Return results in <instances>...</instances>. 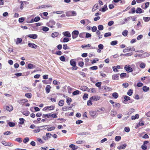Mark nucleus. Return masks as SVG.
Listing matches in <instances>:
<instances>
[{"label": "nucleus", "mask_w": 150, "mask_h": 150, "mask_svg": "<svg viewBox=\"0 0 150 150\" xmlns=\"http://www.w3.org/2000/svg\"><path fill=\"white\" fill-rule=\"evenodd\" d=\"M92 100H90L88 101L87 103V105H88L90 106L92 104Z\"/></svg>", "instance_id": "nucleus-57"}, {"label": "nucleus", "mask_w": 150, "mask_h": 150, "mask_svg": "<svg viewBox=\"0 0 150 150\" xmlns=\"http://www.w3.org/2000/svg\"><path fill=\"white\" fill-rule=\"evenodd\" d=\"M143 19L146 22L149 21L150 20V17H143Z\"/></svg>", "instance_id": "nucleus-41"}, {"label": "nucleus", "mask_w": 150, "mask_h": 150, "mask_svg": "<svg viewBox=\"0 0 150 150\" xmlns=\"http://www.w3.org/2000/svg\"><path fill=\"white\" fill-rule=\"evenodd\" d=\"M29 141V139L28 137H26L24 139L23 142L24 143H26Z\"/></svg>", "instance_id": "nucleus-58"}, {"label": "nucleus", "mask_w": 150, "mask_h": 150, "mask_svg": "<svg viewBox=\"0 0 150 150\" xmlns=\"http://www.w3.org/2000/svg\"><path fill=\"white\" fill-rule=\"evenodd\" d=\"M126 74L125 73H123L120 74V77L121 78H124L126 77Z\"/></svg>", "instance_id": "nucleus-54"}, {"label": "nucleus", "mask_w": 150, "mask_h": 150, "mask_svg": "<svg viewBox=\"0 0 150 150\" xmlns=\"http://www.w3.org/2000/svg\"><path fill=\"white\" fill-rule=\"evenodd\" d=\"M121 139V137L120 136H116L115 137V141L118 142Z\"/></svg>", "instance_id": "nucleus-44"}, {"label": "nucleus", "mask_w": 150, "mask_h": 150, "mask_svg": "<svg viewBox=\"0 0 150 150\" xmlns=\"http://www.w3.org/2000/svg\"><path fill=\"white\" fill-rule=\"evenodd\" d=\"M84 65V63L83 62L80 61L78 63V65L81 67H82Z\"/></svg>", "instance_id": "nucleus-61"}, {"label": "nucleus", "mask_w": 150, "mask_h": 150, "mask_svg": "<svg viewBox=\"0 0 150 150\" xmlns=\"http://www.w3.org/2000/svg\"><path fill=\"white\" fill-rule=\"evenodd\" d=\"M72 100L71 98L68 97L67 98V103L68 105H69L71 102Z\"/></svg>", "instance_id": "nucleus-40"}, {"label": "nucleus", "mask_w": 150, "mask_h": 150, "mask_svg": "<svg viewBox=\"0 0 150 150\" xmlns=\"http://www.w3.org/2000/svg\"><path fill=\"white\" fill-rule=\"evenodd\" d=\"M25 96L28 98H31L32 96V94L30 93H26L25 94Z\"/></svg>", "instance_id": "nucleus-38"}, {"label": "nucleus", "mask_w": 150, "mask_h": 150, "mask_svg": "<svg viewBox=\"0 0 150 150\" xmlns=\"http://www.w3.org/2000/svg\"><path fill=\"white\" fill-rule=\"evenodd\" d=\"M139 115L138 114H136L135 116L133 115L132 116L131 118L132 120H135L138 118Z\"/></svg>", "instance_id": "nucleus-22"}, {"label": "nucleus", "mask_w": 150, "mask_h": 150, "mask_svg": "<svg viewBox=\"0 0 150 150\" xmlns=\"http://www.w3.org/2000/svg\"><path fill=\"white\" fill-rule=\"evenodd\" d=\"M62 34L64 35V36L67 37H71V34L68 31L63 32Z\"/></svg>", "instance_id": "nucleus-11"}, {"label": "nucleus", "mask_w": 150, "mask_h": 150, "mask_svg": "<svg viewBox=\"0 0 150 150\" xmlns=\"http://www.w3.org/2000/svg\"><path fill=\"white\" fill-rule=\"evenodd\" d=\"M111 35V33L110 32H108L107 33H106L104 35V37L105 38L107 37L110 36Z\"/></svg>", "instance_id": "nucleus-42"}, {"label": "nucleus", "mask_w": 150, "mask_h": 150, "mask_svg": "<svg viewBox=\"0 0 150 150\" xmlns=\"http://www.w3.org/2000/svg\"><path fill=\"white\" fill-rule=\"evenodd\" d=\"M46 126H47V125H44L40 127H36V129L33 130V132L35 133L39 132L40 131V128H41L42 127H45Z\"/></svg>", "instance_id": "nucleus-6"}, {"label": "nucleus", "mask_w": 150, "mask_h": 150, "mask_svg": "<svg viewBox=\"0 0 150 150\" xmlns=\"http://www.w3.org/2000/svg\"><path fill=\"white\" fill-rule=\"evenodd\" d=\"M100 97L98 96H93L90 98V100H92L93 101H97L99 100Z\"/></svg>", "instance_id": "nucleus-4"}, {"label": "nucleus", "mask_w": 150, "mask_h": 150, "mask_svg": "<svg viewBox=\"0 0 150 150\" xmlns=\"http://www.w3.org/2000/svg\"><path fill=\"white\" fill-rule=\"evenodd\" d=\"M12 132L10 131H7L4 132V135H8L10 134H12Z\"/></svg>", "instance_id": "nucleus-53"}, {"label": "nucleus", "mask_w": 150, "mask_h": 150, "mask_svg": "<svg viewBox=\"0 0 150 150\" xmlns=\"http://www.w3.org/2000/svg\"><path fill=\"white\" fill-rule=\"evenodd\" d=\"M69 40V39L68 38H64L63 41L62 42L61 40V42H68Z\"/></svg>", "instance_id": "nucleus-36"}, {"label": "nucleus", "mask_w": 150, "mask_h": 150, "mask_svg": "<svg viewBox=\"0 0 150 150\" xmlns=\"http://www.w3.org/2000/svg\"><path fill=\"white\" fill-rule=\"evenodd\" d=\"M124 69L127 71V72H131L133 71L130 65L127 66V65H125Z\"/></svg>", "instance_id": "nucleus-5"}, {"label": "nucleus", "mask_w": 150, "mask_h": 150, "mask_svg": "<svg viewBox=\"0 0 150 150\" xmlns=\"http://www.w3.org/2000/svg\"><path fill=\"white\" fill-rule=\"evenodd\" d=\"M70 65L72 66V70H76L77 69L78 67H76V63L74 59H71L70 62Z\"/></svg>", "instance_id": "nucleus-1"}, {"label": "nucleus", "mask_w": 150, "mask_h": 150, "mask_svg": "<svg viewBox=\"0 0 150 150\" xmlns=\"http://www.w3.org/2000/svg\"><path fill=\"white\" fill-rule=\"evenodd\" d=\"M55 22L53 20H51L47 23V25L51 28H53V25L55 24Z\"/></svg>", "instance_id": "nucleus-2"}, {"label": "nucleus", "mask_w": 150, "mask_h": 150, "mask_svg": "<svg viewBox=\"0 0 150 150\" xmlns=\"http://www.w3.org/2000/svg\"><path fill=\"white\" fill-rule=\"evenodd\" d=\"M62 110L63 111H66L67 110H68V106H65L63 107L62 108Z\"/></svg>", "instance_id": "nucleus-60"}, {"label": "nucleus", "mask_w": 150, "mask_h": 150, "mask_svg": "<svg viewBox=\"0 0 150 150\" xmlns=\"http://www.w3.org/2000/svg\"><path fill=\"white\" fill-rule=\"evenodd\" d=\"M104 27L102 25H99L98 26V29L99 30H102L103 29Z\"/></svg>", "instance_id": "nucleus-48"}, {"label": "nucleus", "mask_w": 150, "mask_h": 150, "mask_svg": "<svg viewBox=\"0 0 150 150\" xmlns=\"http://www.w3.org/2000/svg\"><path fill=\"white\" fill-rule=\"evenodd\" d=\"M133 93V90L132 89H129L127 92V94L130 96L132 95Z\"/></svg>", "instance_id": "nucleus-34"}, {"label": "nucleus", "mask_w": 150, "mask_h": 150, "mask_svg": "<svg viewBox=\"0 0 150 150\" xmlns=\"http://www.w3.org/2000/svg\"><path fill=\"white\" fill-rule=\"evenodd\" d=\"M127 146V144H123L121 146H118L117 148L119 149H124Z\"/></svg>", "instance_id": "nucleus-17"}, {"label": "nucleus", "mask_w": 150, "mask_h": 150, "mask_svg": "<svg viewBox=\"0 0 150 150\" xmlns=\"http://www.w3.org/2000/svg\"><path fill=\"white\" fill-rule=\"evenodd\" d=\"M66 16H71V11H68L66 12Z\"/></svg>", "instance_id": "nucleus-26"}, {"label": "nucleus", "mask_w": 150, "mask_h": 150, "mask_svg": "<svg viewBox=\"0 0 150 150\" xmlns=\"http://www.w3.org/2000/svg\"><path fill=\"white\" fill-rule=\"evenodd\" d=\"M19 120L20 121L19 124L21 125H23L24 123L25 120L23 118H19Z\"/></svg>", "instance_id": "nucleus-29"}, {"label": "nucleus", "mask_w": 150, "mask_h": 150, "mask_svg": "<svg viewBox=\"0 0 150 150\" xmlns=\"http://www.w3.org/2000/svg\"><path fill=\"white\" fill-rule=\"evenodd\" d=\"M117 43V41L116 40L112 41L111 42V45H115Z\"/></svg>", "instance_id": "nucleus-51"}, {"label": "nucleus", "mask_w": 150, "mask_h": 150, "mask_svg": "<svg viewBox=\"0 0 150 150\" xmlns=\"http://www.w3.org/2000/svg\"><path fill=\"white\" fill-rule=\"evenodd\" d=\"M50 88L51 86L50 85H47L45 88V90L47 93H50Z\"/></svg>", "instance_id": "nucleus-12"}, {"label": "nucleus", "mask_w": 150, "mask_h": 150, "mask_svg": "<svg viewBox=\"0 0 150 150\" xmlns=\"http://www.w3.org/2000/svg\"><path fill=\"white\" fill-rule=\"evenodd\" d=\"M52 136V134L50 133H47L46 134L45 136L48 139L50 138Z\"/></svg>", "instance_id": "nucleus-64"}, {"label": "nucleus", "mask_w": 150, "mask_h": 150, "mask_svg": "<svg viewBox=\"0 0 150 150\" xmlns=\"http://www.w3.org/2000/svg\"><path fill=\"white\" fill-rule=\"evenodd\" d=\"M64 103V102L63 100H61L59 101L58 105L59 106H62L63 105Z\"/></svg>", "instance_id": "nucleus-37"}, {"label": "nucleus", "mask_w": 150, "mask_h": 150, "mask_svg": "<svg viewBox=\"0 0 150 150\" xmlns=\"http://www.w3.org/2000/svg\"><path fill=\"white\" fill-rule=\"evenodd\" d=\"M59 33L58 32H54L52 34V36L53 38H55L58 36Z\"/></svg>", "instance_id": "nucleus-19"}, {"label": "nucleus", "mask_w": 150, "mask_h": 150, "mask_svg": "<svg viewBox=\"0 0 150 150\" xmlns=\"http://www.w3.org/2000/svg\"><path fill=\"white\" fill-rule=\"evenodd\" d=\"M8 125L10 127H13L15 126V123L11 122H8Z\"/></svg>", "instance_id": "nucleus-39"}, {"label": "nucleus", "mask_w": 150, "mask_h": 150, "mask_svg": "<svg viewBox=\"0 0 150 150\" xmlns=\"http://www.w3.org/2000/svg\"><path fill=\"white\" fill-rule=\"evenodd\" d=\"M28 68L29 69H31L35 68V66L31 64H29L28 66Z\"/></svg>", "instance_id": "nucleus-15"}, {"label": "nucleus", "mask_w": 150, "mask_h": 150, "mask_svg": "<svg viewBox=\"0 0 150 150\" xmlns=\"http://www.w3.org/2000/svg\"><path fill=\"white\" fill-rule=\"evenodd\" d=\"M135 111V110L134 108H131L129 110V112L127 114L128 115H130L132 113L134 112Z\"/></svg>", "instance_id": "nucleus-27"}, {"label": "nucleus", "mask_w": 150, "mask_h": 150, "mask_svg": "<svg viewBox=\"0 0 150 150\" xmlns=\"http://www.w3.org/2000/svg\"><path fill=\"white\" fill-rule=\"evenodd\" d=\"M40 20V18L38 16L35 17L34 19V21L35 22H37L39 21Z\"/></svg>", "instance_id": "nucleus-49"}, {"label": "nucleus", "mask_w": 150, "mask_h": 150, "mask_svg": "<svg viewBox=\"0 0 150 150\" xmlns=\"http://www.w3.org/2000/svg\"><path fill=\"white\" fill-rule=\"evenodd\" d=\"M119 74H114L112 75V78L113 80H118Z\"/></svg>", "instance_id": "nucleus-9"}, {"label": "nucleus", "mask_w": 150, "mask_h": 150, "mask_svg": "<svg viewBox=\"0 0 150 150\" xmlns=\"http://www.w3.org/2000/svg\"><path fill=\"white\" fill-rule=\"evenodd\" d=\"M22 41V40L21 38H17V40L16 41V44H18L20 43Z\"/></svg>", "instance_id": "nucleus-31"}, {"label": "nucleus", "mask_w": 150, "mask_h": 150, "mask_svg": "<svg viewBox=\"0 0 150 150\" xmlns=\"http://www.w3.org/2000/svg\"><path fill=\"white\" fill-rule=\"evenodd\" d=\"M6 110L9 111H11L13 110V107L12 106H6Z\"/></svg>", "instance_id": "nucleus-21"}, {"label": "nucleus", "mask_w": 150, "mask_h": 150, "mask_svg": "<svg viewBox=\"0 0 150 150\" xmlns=\"http://www.w3.org/2000/svg\"><path fill=\"white\" fill-rule=\"evenodd\" d=\"M22 113L26 116H28L30 114V112L28 111H27L26 112H22Z\"/></svg>", "instance_id": "nucleus-52"}, {"label": "nucleus", "mask_w": 150, "mask_h": 150, "mask_svg": "<svg viewBox=\"0 0 150 150\" xmlns=\"http://www.w3.org/2000/svg\"><path fill=\"white\" fill-rule=\"evenodd\" d=\"M59 59L62 62H64L65 60V58L63 56L60 57L59 58Z\"/></svg>", "instance_id": "nucleus-59"}, {"label": "nucleus", "mask_w": 150, "mask_h": 150, "mask_svg": "<svg viewBox=\"0 0 150 150\" xmlns=\"http://www.w3.org/2000/svg\"><path fill=\"white\" fill-rule=\"evenodd\" d=\"M15 141H16L18 142L21 143L22 141V139L21 138H17L15 139Z\"/></svg>", "instance_id": "nucleus-47"}, {"label": "nucleus", "mask_w": 150, "mask_h": 150, "mask_svg": "<svg viewBox=\"0 0 150 150\" xmlns=\"http://www.w3.org/2000/svg\"><path fill=\"white\" fill-rule=\"evenodd\" d=\"M124 98L125 99L124 101L126 102L130 100V98L127 96H125L124 97Z\"/></svg>", "instance_id": "nucleus-35"}, {"label": "nucleus", "mask_w": 150, "mask_h": 150, "mask_svg": "<svg viewBox=\"0 0 150 150\" xmlns=\"http://www.w3.org/2000/svg\"><path fill=\"white\" fill-rule=\"evenodd\" d=\"M112 96L115 99H117L118 97V94L117 93L114 92L112 93Z\"/></svg>", "instance_id": "nucleus-23"}, {"label": "nucleus", "mask_w": 150, "mask_h": 150, "mask_svg": "<svg viewBox=\"0 0 150 150\" xmlns=\"http://www.w3.org/2000/svg\"><path fill=\"white\" fill-rule=\"evenodd\" d=\"M50 6V5L49 4L47 5H41L39 7L40 8H44L46 7H49Z\"/></svg>", "instance_id": "nucleus-24"}, {"label": "nucleus", "mask_w": 150, "mask_h": 150, "mask_svg": "<svg viewBox=\"0 0 150 150\" xmlns=\"http://www.w3.org/2000/svg\"><path fill=\"white\" fill-rule=\"evenodd\" d=\"M79 34V32L78 30H74V31L72 33V35H78Z\"/></svg>", "instance_id": "nucleus-46"}, {"label": "nucleus", "mask_w": 150, "mask_h": 150, "mask_svg": "<svg viewBox=\"0 0 150 150\" xmlns=\"http://www.w3.org/2000/svg\"><path fill=\"white\" fill-rule=\"evenodd\" d=\"M28 45L30 47H31L32 48L35 49H36L37 47H38L37 45L35 44L32 43H28Z\"/></svg>", "instance_id": "nucleus-10"}, {"label": "nucleus", "mask_w": 150, "mask_h": 150, "mask_svg": "<svg viewBox=\"0 0 150 150\" xmlns=\"http://www.w3.org/2000/svg\"><path fill=\"white\" fill-rule=\"evenodd\" d=\"M63 49L66 50L69 49V47L67 46L66 44H65L63 45Z\"/></svg>", "instance_id": "nucleus-62"}, {"label": "nucleus", "mask_w": 150, "mask_h": 150, "mask_svg": "<svg viewBox=\"0 0 150 150\" xmlns=\"http://www.w3.org/2000/svg\"><path fill=\"white\" fill-rule=\"evenodd\" d=\"M144 12V11H142V10L140 8H138L136 10V13H141Z\"/></svg>", "instance_id": "nucleus-16"}, {"label": "nucleus", "mask_w": 150, "mask_h": 150, "mask_svg": "<svg viewBox=\"0 0 150 150\" xmlns=\"http://www.w3.org/2000/svg\"><path fill=\"white\" fill-rule=\"evenodd\" d=\"M108 8L107 7V6L106 5H105L104 6L103 8H102V9H100L99 10L100 11H101L102 12H104L106 10H108Z\"/></svg>", "instance_id": "nucleus-13"}, {"label": "nucleus", "mask_w": 150, "mask_h": 150, "mask_svg": "<svg viewBox=\"0 0 150 150\" xmlns=\"http://www.w3.org/2000/svg\"><path fill=\"white\" fill-rule=\"evenodd\" d=\"M2 144L4 145L9 146H12L13 145L10 142H7L5 141H3L1 142Z\"/></svg>", "instance_id": "nucleus-7"}, {"label": "nucleus", "mask_w": 150, "mask_h": 150, "mask_svg": "<svg viewBox=\"0 0 150 150\" xmlns=\"http://www.w3.org/2000/svg\"><path fill=\"white\" fill-rule=\"evenodd\" d=\"M117 114V112L115 110H112L110 112L111 115L112 116H115Z\"/></svg>", "instance_id": "nucleus-14"}, {"label": "nucleus", "mask_w": 150, "mask_h": 150, "mask_svg": "<svg viewBox=\"0 0 150 150\" xmlns=\"http://www.w3.org/2000/svg\"><path fill=\"white\" fill-rule=\"evenodd\" d=\"M47 110H53L54 108V106L53 105H51L50 106H47Z\"/></svg>", "instance_id": "nucleus-32"}, {"label": "nucleus", "mask_w": 150, "mask_h": 150, "mask_svg": "<svg viewBox=\"0 0 150 150\" xmlns=\"http://www.w3.org/2000/svg\"><path fill=\"white\" fill-rule=\"evenodd\" d=\"M80 91L78 90H76L74 91L72 93V94L74 95H76L79 94Z\"/></svg>", "instance_id": "nucleus-45"}, {"label": "nucleus", "mask_w": 150, "mask_h": 150, "mask_svg": "<svg viewBox=\"0 0 150 150\" xmlns=\"http://www.w3.org/2000/svg\"><path fill=\"white\" fill-rule=\"evenodd\" d=\"M88 97V95L87 93H85L83 96V98L84 100H86Z\"/></svg>", "instance_id": "nucleus-56"}, {"label": "nucleus", "mask_w": 150, "mask_h": 150, "mask_svg": "<svg viewBox=\"0 0 150 150\" xmlns=\"http://www.w3.org/2000/svg\"><path fill=\"white\" fill-rule=\"evenodd\" d=\"M90 114L91 116L93 117L96 114V112L93 111H91L90 112Z\"/></svg>", "instance_id": "nucleus-43"}, {"label": "nucleus", "mask_w": 150, "mask_h": 150, "mask_svg": "<svg viewBox=\"0 0 150 150\" xmlns=\"http://www.w3.org/2000/svg\"><path fill=\"white\" fill-rule=\"evenodd\" d=\"M69 146L70 147L72 148L73 150H75L77 148H76L75 145L73 144L70 145Z\"/></svg>", "instance_id": "nucleus-33"}, {"label": "nucleus", "mask_w": 150, "mask_h": 150, "mask_svg": "<svg viewBox=\"0 0 150 150\" xmlns=\"http://www.w3.org/2000/svg\"><path fill=\"white\" fill-rule=\"evenodd\" d=\"M128 33V32L127 30H124L122 33V34L124 36H126Z\"/></svg>", "instance_id": "nucleus-25"}, {"label": "nucleus", "mask_w": 150, "mask_h": 150, "mask_svg": "<svg viewBox=\"0 0 150 150\" xmlns=\"http://www.w3.org/2000/svg\"><path fill=\"white\" fill-rule=\"evenodd\" d=\"M42 30L43 31L46 32L49 30V28L46 27H44Z\"/></svg>", "instance_id": "nucleus-63"}, {"label": "nucleus", "mask_w": 150, "mask_h": 150, "mask_svg": "<svg viewBox=\"0 0 150 150\" xmlns=\"http://www.w3.org/2000/svg\"><path fill=\"white\" fill-rule=\"evenodd\" d=\"M88 91L89 92H91L92 93H94L96 92L95 89L94 88H91L90 89H88Z\"/></svg>", "instance_id": "nucleus-30"}, {"label": "nucleus", "mask_w": 150, "mask_h": 150, "mask_svg": "<svg viewBox=\"0 0 150 150\" xmlns=\"http://www.w3.org/2000/svg\"><path fill=\"white\" fill-rule=\"evenodd\" d=\"M23 2H25V1H21L20 2V3L21 4L20 6V9L21 10H22L23 8Z\"/></svg>", "instance_id": "nucleus-55"}, {"label": "nucleus", "mask_w": 150, "mask_h": 150, "mask_svg": "<svg viewBox=\"0 0 150 150\" xmlns=\"http://www.w3.org/2000/svg\"><path fill=\"white\" fill-rule=\"evenodd\" d=\"M143 91L145 92H147L149 91V87H147L146 86H144L142 88Z\"/></svg>", "instance_id": "nucleus-20"}, {"label": "nucleus", "mask_w": 150, "mask_h": 150, "mask_svg": "<svg viewBox=\"0 0 150 150\" xmlns=\"http://www.w3.org/2000/svg\"><path fill=\"white\" fill-rule=\"evenodd\" d=\"M145 64L143 62H142L141 63V64H140L139 67L141 68L142 69H144L145 67Z\"/></svg>", "instance_id": "nucleus-28"}, {"label": "nucleus", "mask_w": 150, "mask_h": 150, "mask_svg": "<svg viewBox=\"0 0 150 150\" xmlns=\"http://www.w3.org/2000/svg\"><path fill=\"white\" fill-rule=\"evenodd\" d=\"M28 101V100L26 99H23L21 100H19L18 101V102L19 103H26Z\"/></svg>", "instance_id": "nucleus-18"}, {"label": "nucleus", "mask_w": 150, "mask_h": 150, "mask_svg": "<svg viewBox=\"0 0 150 150\" xmlns=\"http://www.w3.org/2000/svg\"><path fill=\"white\" fill-rule=\"evenodd\" d=\"M135 49L134 47H131L129 46L127 47L125 49L123 50V52H128L130 51H135Z\"/></svg>", "instance_id": "nucleus-3"}, {"label": "nucleus", "mask_w": 150, "mask_h": 150, "mask_svg": "<svg viewBox=\"0 0 150 150\" xmlns=\"http://www.w3.org/2000/svg\"><path fill=\"white\" fill-rule=\"evenodd\" d=\"M97 28L96 26H93V27L91 29L92 31L93 32H94L96 31L97 30Z\"/></svg>", "instance_id": "nucleus-50"}, {"label": "nucleus", "mask_w": 150, "mask_h": 150, "mask_svg": "<svg viewBox=\"0 0 150 150\" xmlns=\"http://www.w3.org/2000/svg\"><path fill=\"white\" fill-rule=\"evenodd\" d=\"M27 36L28 37L33 39H36L38 37V35L35 34L28 35H27Z\"/></svg>", "instance_id": "nucleus-8"}]
</instances>
